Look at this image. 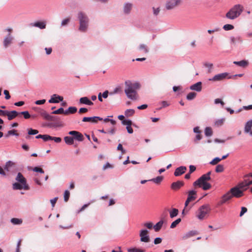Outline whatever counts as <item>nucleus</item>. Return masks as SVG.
Wrapping results in <instances>:
<instances>
[{"mask_svg":"<svg viewBox=\"0 0 252 252\" xmlns=\"http://www.w3.org/2000/svg\"><path fill=\"white\" fill-rule=\"evenodd\" d=\"M126 89L125 93L126 96L131 100H136L138 98L137 90L140 88V84L138 82L132 83L130 80H126L125 82Z\"/></svg>","mask_w":252,"mask_h":252,"instance_id":"1","label":"nucleus"},{"mask_svg":"<svg viewBox=\"0 0 252 252\" xmlns=\"http://www.w3.org/2000/svg\"><path fill=\"white\" fill-rule=\"evenodd\" d=\"M211 171L202 175L200 178L196 180L193 184L195 187L197 186L202 188L204 190H207L211 188V185L207 182L211 180Z\"/></svg>","mask_w":252,"mask_h":252,"instance_id":"2","label":"nucleus"},{"mask_svg":"<svg viewBox=\"0 0 252 252\" xmlns=\"http://www.w3.org/2000/svg\"><path fill=\"white\" fill-rule=\"evenodd\" d=\"M77 19L79 23V31L83 32H86L89 23V19L88 16L85 13L80 11L77 14Z\"/></svg>","mask_w":252,"mask_h":252,"instance_id":"3","label":"nucleus"},{"mask_svg":"<svg viewBox=\"0 0 252 252\" xmlns=\"http://www.w3.org/2000/svg\"><path fill=\"white\" fill-rule=\"evenodd\" d=\"M244 7L239 4H235L226 13L225 17L230 20L237 18L242 13Z\"/></svg>","mask_w":252,"mask_h":252,"instance_id":"4","label":"nucleus"},{"mask_svg":"<svg viewBox=\"0 0 252 252\" xmlns=\"http://www.w3.org/2000/svg\"><path fill=\"white\" fill-rule=\"evenodd\" d=\"M210 210V206L208 204L202 205L198 209V213L196 216L197 218L200 220H203Z\"/></svg>","mask_w":252,"mask_h":252,"instance_id":"5","label":"nucleus"},{"mask_svg":"<svg viewBox=\"0 0 252 252\" xmlns=\"http://www.w3.org/2000/svg\"><path fill=\"white\" fill-rule=\"evenodd\" d=\"M226 78L231 79L232 78V76L229 75V73L227 72H223L214 75L213 77L209 78V80L213 82L220 81Z\"/></svg>","mask_w":252,"mask_h":252,"instance_id":"6","label":"nucleus"},{"mask_svg":"<svg viewBox=\"0 0 252 252\" xmlns=\"http://www.w3.org/2000/svg\"><path fill=\"white\" fill-rule=\"evenodd\" d=\"M182 0H167L165 7L168 10H172L178 6L181 2Z\"/></svg>","mask_w":252,"mask_h":252,"instance_id":"7","label":"nucleus"},{"mask_svg":"<svg viewBox=\"0 0 252 252\" xmlns=\"http://www.w3.org/2000/svg\"><path fill=\"white\" fill-rule=\"evenodd\" d=\"M244 178V181L240 183L237 186L243 191L246 190L250 185H252V179L245 178V177Z\"/></svg>","mask_w":252,"mask_h":252,"instance_id":"8","label":"nucleus"},{"mask_svg":"<svg viewBox=\"0 0 252 252\" xmlns=\"http://www.w3.org/2000/svg\"><path fill=\"white\" fill-rule=\"evenodd\" d=\"M148 231L146 229H141L139 232L140 241L142 242L148 243L150 242V236L148 234Z\"/></svg>","mask_w":252,"mask_h":252,"instance_id":"9","label":"nucleus"},{"mask_svg":"<svg viewBox=\"0 0 252 252\" xmlns=\"http://www.w3.org/2000/svg\"><path fill=\"white\" fill-rule=\"evenodd\" d=\"M229 191L232 197L239 198L244 195L243 191L237 186L231 188Z\"/></svg>","mask_w":252,"mask_h":252,"instance_id":"10","label":"nucleus"},{"mask_svg":"<svg viewBox=\"0 0 252 252\" xmlns=\"http://www.w3.org/2000/svg\"><path fill=\"white\" fill-rule=\"evenodd\" d=\"M14 37L8 33L7 35L4 38L3 41V45L4 48H7L11 44H12Z\"/></svg>","mask_w":252,"mask_h":252,"instance_id":"11","label":"nucleus"},{"mask_svg":"<svg viewBox=\"0 0 252 252\" xmlns=\"http://www.w3.org/2000/svg\"><path fill=\"white\" fill-rule=\"evenodd\" d=\"M68 134L69 135H73V138L74 139L76 140H77L78 141H83V140H84V136L83 135V134L77 131H75V130H72V131H70L69 132H68Z\"/></svg>","mask_w":252,"mask_h":252,"instance_id":"12","label":"nucleus"},{"mask_svg":"<svg viewBox=\"0 0 252 252\" xmlns=\"http://www.w3.org/2000/svg\"><path fill=\"white\" fill-rule=\"evenodd\" d=\"M103 119L98 116H94L92 117H84L82 121L84 122H91L92 123L96 124L98 121H102Z\"/></svg>","mask_w":252,"mask_h":252,"instance_id":"13","label":"nucleus"},{"mask_svg":"<svg viewBox=\"0 0 252 252\" xmlns=\"http://www.w3.org/2000/svg\"><path fill=\"white\" fill-rule=\"evenodd\" d=\"M232 198L229 191L224 194L221 198V199L218 203L219 205H222L225 203L227 201L230 200Z\"/></svg>","mask_w":252,"mask_h":252,"instance_id":"14","label":"nucleus"},{"mask_svg":"<svg viewBox=\"0 0 252 252\" xmlns=\"http://www.w3.org/2000/svg\"><path fill=\"white\" fill-rule=\"evenodd\" d=\"M252 120H250L246 122L244 126V132L246 133L249 134L251 136H252Z\"/></svg>","mask_w":252,"mask_h":252,"instance_id":"15","label":"nucleus"},{"mask_svg":"<svg viewBox=\"0 0 252 252\" xmlns=\"http://www.w3.org/2000/svg\"><path fill=\"white\" fill-rule=\"evenodd\" d=\"M63 99V96H60L56 94H54L52 95L51 98L49 100L48 102L50 103H57L59 101H62Z\"/></svg>","mask_w":252,"mask_h":252,"instance_id":"16","label":"nucleus"},{"mask_svg":"<svg viewBox=\"0 0 252 252\" xmlns=\"http://www.w3.org/2000/svg\"><path fill=\"white\" fill-rule=\"evenodd\" d=\"M12 188L13 189L15 190H21L22 189H24L25 190L29 189V185H23V184L18 182L14 183V184H13Z\"/></svg>","mask_w":252,"mask_h":252,"instance_id":"17","label":"nucleus"},{"mask_svg":"<svg viewBox=\"0 0 252 252\" xmlns=\"http://www.w3.org/2000/svg\"><path fill=\"white\" fill-rule=\"evenodd\" d=\"M133 7V4L130 2H126L123 6V12L125 14H130Z\"/></svg>","mask_w":252,"mask_h":252,"instance_id":"18","label":"nucleus"},{"mask_svg":"<svg viewBox=\"0 0 252 252\" xmlns=\"http://www.w3.org/2000/svg\"><path fill=\"white\" fill-rule=\"evenodd\" d=\"M39 114L46 120L47 121H52L53 119V117L50 114H49L45 110L43 109L40 110L38 111Z\"/></svg>","mask_w":252,"mask_h":252,"instance_id":"19","label":"nucleus"},{"mask_svg":"<svg viewBox=\"0 0 252 252\" xmlns=\"http://www.w3.org/2000/svg\"><path fill=\"white\" fill-rule=\"evenodd\" d=\"M184 185V183L183 181H178L171 184V188L174 190H177L180 189Z\"/></svg>","mask_w":252,"mask_h":252,"instance_id":"20","label":"nucleus"},{"mask_svg":"<svg viewBox=\"0 0 252 252\" xmlns=\"http://www.w3.org/2000/svg\"><path fill=\"white\" fill-rule=\"evenodd\" d=\"M15 180L18 182V183H20L23 185H28L27 184V180L26 178L23 176L22 174L20 172H19L17 174V175L15 178Z\"/></svg>","mask_w":252,"mask_h":252,"instance_id":"21","label":"nucleus"},{"mask_svg":"<svg viewBox=\"0 0 252 252\" xmlns=\"http://www.w3.org/2000/svg\"><path fill=\"white\" fill-rule=\"evenodd\" d=\"M30 26L37 27L40 29H44L46 28V23L45 21H38L30 24Z\"/></svg>","mask_w":252,"mask_h":252,"instance_id":"22","label":"nucleus"},{"mask_svg":"<svg viewBox=\"0 0 252 252\" xmlns=\"http://www.w3.org/2000/svg\"><path fill=\"white\" fill-rule=\"evenodd\" d=\"M186 170L187 168L185 166H180L175 169L174 174L176 177L179 176L183 174Z\"/></svg>","mask_w":252,"mask_h":252,"instance_id":"23","label":"nucleus"},{"mask_svg":"<svg viewBox=\"0 0 252 252\" xmlns=\"http://www.w3.org/2000/svg\"><path fill=\"white\" fill-rule=\"evenodd\" d=\"M79 103L80 104L88 105L89 106H91L94 104L93 102L87 96L81 97L79 99Z\"/></svg>","mask_w":252,"mask_h":252,"instance_id":"24","label":"nucleus"},{"mask_svg":"<svg viewBox=\"0 0 252 252\" xmlns=\"http://www.w3.org/2000/svg\"><path fill=\"white\" fill-rule=\"evenodd\" d=\"M189 89L191 90L195 91L196 92H200L202 90V82H198L190 86Z\"/></svg>","mask_w":252,"mask_h":252,"instance_id":"25","label":"nucleus"},{"mask_svg":"<svg viewBox=\"0 0 252 252\" xmlns=\"http://www.w3.org/2000/svg\"><path fill=\"white\" fill-rule=\"evenodd\" d=\"M20 113L15 110L7 111L6 116L8 120L10 121L16 118Z\"/></svg>","mask_w":252,"mask_h":252,"instance_id":"26","label":"nucleus"},{"mask_svg":"<svg viewBox=\"0 0 252 252\" xmlns=\"http://www.w3.org/2000/svg\"><path fill=\"white\" fill-rule=\"evenodd\" d=\"M196 191L194 190H191L188 191V199L191 201L194 200L196 198Z\"/></svg>","mask_w":252,"mask_h":252,"instance_id":"27","label":"nucleus"},{"mask_svg":"<svg viewBox=\"0 0 252 252\" xmlns=\"http://www.w3.org/2000/svg\"><path fill=\"white\" fill-rule=\"evenodd\" d=\"M197 234L196 230H191L184 234L182 237L183 239L186 240Z\"/></svg>","mask_w":252,"mask_h":252,"instance_id":"28","label":"nucleus"},{"mask_svg":"<svg viewBox=\"0 0 252 252\" xmlns=\"http://www.w3.org/2000/svg\"><path fill=\"white\" fill-rule=\"evenodd\" d=\"M139 51L143 53L147 54L149 52V48L148 46L144 44H141L138 48Z\"/></svg>","mask_w":252,"mask_h":252,"instance_id":"29","label":"nucleus"},{"mask_svg":"<svg viewBox=\"0 0 252 252\" xmlns=\"http://www.w3.org/2000/svg\"><path fill=\"white\" fill-rule=\"evenodd\" d=\"M14 165H15V163L13 162H12L10 160H9L6 162L5 166L4 167V170L9 172L10 170L11 167L14 166Z\"/></svg>","mask_w":252,"mask_h":252,"instance_id":"30","label":"nucleus"},{"mask_svg":"<svg viewBox=\"0 0 252 252\" xmlns=\"http://www.w3.org/2000/svg\"><path fill=\"white\" fill-rule=\"evenodd\" d=\"M233 63L243 67L247 66L248 64V62L245 60H242L241 61H235L233 62Z\"/></svg>","mask_w":252,"mask_h":252,"instance_id":"31","label":"nucleus"},{"mask_svg":"<svg viewBox=\"0 0 252 252\" xmlns=\"http://www.w3.org/2000/svg\"><path fill=\"white\" fill-rule=\"evenodd\" d=\"M163 224V221L162 220H160L158 222H157L154 226V228L155 231H158L161 228L162 225Z\"/></svg>","mask_w":252,"mask_h":252,"instance_id":"32","label":"nucleus"},{"mask_svg":"<svg viewBox=\"0 0 252 252\" xmlns=\"http://www.w3.org/2000/svg\"><path fill=\"white\" fill-rule=\"evenodd\" d=\"M64 140L67 145H71L74 143V138L70 136H65Z\"/></svg>","mask_w":252,"mask_h":252,"instance_id":"33","label":"nucleus"},{"mask_svg":"<svg viewBox=\"0 0 252 252\" xmlns=\"http://www.w3.org/2000/svg\"><path fill=\"white\" fill-rule=\"evenodd\" d=\"M204 66L207 68V72L211 73L213 69V64L210 63H204Z\"/></svg>","mask_w":252,"mask_h":252,"instance_id":"34","label":"nucleus"},{"mask_svg":"<svg viewBox=\"0 0 252 252\" xmlns=\"http://www.w3.org/2000/svg\"><path fill=\"white\" fill-rule=\"evenodd\" d=\"M163 177L162 176H158L156 178H153L149 180V181H152L157 184H159L163 180Z\"/></svg>","mask_w":252,"mask_h":252,"instance_id":"35","label":"nucleus"},{"mask_svg":"<svg viewBox=\"0 0 252 252\" xmlns=\"http://www.w3.org/2000/svg\"><path fill=\"white\" fill-rule=\"evenodd\" d=\"M230 41H231V44H234L236 43V42H242V39L241 37L239 36H237V37L231 36L230 37Z\"/></svg>","mask_w":252,"mask_h":252,"instance_id":"36","label":"nucleus"},{"mask_svg":"<svg viewBox=\"0 0 252 252\" xmlns=\"http://www.w3.org/2000/svg\"><path fill=\"white\" fill-rule=\"evenodd\" d=\"M11 222L14 225H20L22 223V220L18 218H12L10 220Z\"/></svg>","mask_w":252,"mask_h":252,"instance_id":"37","label":"nucleus"},{"mask_svg":"<svg viewBox=\"0 0 252 252\" xmlns=\"http://www.w3.org/2000/svg\"><path fill=\"white\" fill-rule=\"evenodd\" d=\"M178 210L176 208H173L169 212L170 217L171 218H173L176 217L178 214Z\"/></svg>","mask_w":252,"mask_h":252,"instance_id":"38","label":"nucleus"},{"mask_svg":"<svg viewBox=\"0 0 252 252\" xmlns=\"http://www.w3.org/2000/svg\"><path fill=\"white\" fill-rule=\"evenodd\" d=\"M135 113V111L133 109H127L125 112V115L126 117H130L132 116Z\"/></svg>","mask_w":252,"mask_h":252,"instance_id":"39","label":"nucleus"},{"mask_svg":"<svg viewBox=\"0 0 252 252\" xmlns=\"http://www.w3.org/2000/svg\"><path fill=\"white\" fill-rule=\"evenodd\" d=\"M204 132L206 136H211L213 134L212 128L210 127H206L205 129Z\"/></svg>","mask_w":252,"mask_h":252,"instance_id":"40","label":"nucleus"},{"mask_svg":"<svg viewBox=\"0 0 252 252\" xmlns=\"http://www.w3.org/2000/svg\"><path fill=\"white\" fill-rule=\"evenodd\" d=\"M196 95V94L194 92H190L187 95V99L189 100L193 99Z\"/></svg>","mask_w":252,"mask_h":252,"instance_id":"41","label":"nucleus"},{"mask_svg":"<svg viewBox=\"0 0 252 252\" xmlns=\"http://www.w3.org/2000/svg\"><path fill=\"white\" fill-rule=\"evenodd\" d=\"M127 251L128 252H145L144 250L137 249L136 248H128Z\"/></svg>","mask_w":252,"mask_h":252,"instance_id":"42","label":"nucleus"},{"mask_svg":"<svg viewBox=\"0 0 252 252\" xmlns=\"http://www.w3.org/2000/svg\"><path fill=\"white\" fill-rule=\"evenodd\" d=\"M122 92V88L120 86H118L116 87L113 92H111L110 93V94H119Z\"/></svg>","mask_w":252,"mask_h":252,"instance_id":"43","label":"nucleus"},{"mask_svg":"<svg viewBox=\"0 0 252 252\" xmlns=\"http://www.w3.org/2000/svg\"><path fill=\"white\" fill-rule=\"evenodd\" d=\"M224 170V166L221 164H218L215 169V171L217 173H220L223 172Z\"/></svg>","mask_w":252,"mask_h":252,"instance_id":"44","label":"nucleus"},{"mask_svg":"<svg viewBox=\"0 0 252 252\" xmlns=\"http://www.w3.org/2000/svg\"><path fill=\"white\" fill-rule=\"evenodd\" d=\"M181 221V219L180 218H179L178 219H177L176 220H175V221H174L173 222H172L171 225H170V228H174L175 227H176V226Z\"/></svg>","mask_w":252,"mask_h":252,"instance_id":"45","label":"nucleus"},{"mask_svg":"<svg viewBox=\"0 0 252 252\" xmlns=\"http://www.w3.org/2000/svg\"><path fill=\"white\" fill-rule=\"evenodd\" d=\"M234 28V27L232 25L225 24L223 26V29L225 31L232 30Z\"/></svg>","mask_w":252,"mask_h":252,"instance_id":"46","label":"nucleus"},{"mask_svg":"<svg viewBox=\"0 0 252 252\" xmlns=\"http://www.w3.org/2000/svg\"><path fill=\"white\" fill-rule=\"evenodd\" d=\"M28 133L29 135H35L38 133V131L36 129H34L32 128H28Z\"/></svg>","mask_w":252,"mask_h":252,"instance_id":"47","label":"nucleus"},{"mask_svg":"<svg viewBox=\"0 0 252 252\" xmlns=\"http://www.w3.org/2000/svg\"><path fill=\"white\" fill-rule=\"evenodd\" d=\"M221 160V159H220V158L216 157L210 162V164L212 165H216Z\"/></svg>","mask_w":252,"mask_h":252,"instance_id":"48","label":"nucleus"},{"mask_svg":"<svg viewBox=\"0 0 252 252\" xmlns=\"http://www.w3.org/2000/svg\"><path fill=\"white\" fill-rule=\"evenodd\" d=\"M70 196V192L68 190H65L64 192V200L65 202H67Z\"/></svg>","mask_w":252,"mask_h":252,"instance_id":"49","label":"nucleus"},{"mask_svg":"<svg viewBox=\"0 0 252 252\" xmlns=\"http://www.w3.org/2000/svg\"><path fill=\"white\" fill-rule=\"evenodd\" d=\"M63 113H64V109L62 107H61L59 109L55 110V111H54L52 112V114H63Z\"/></svg>","mask_w":252,"mask_h":252,"instance_id":"50","label":"nucleus"},{"mask_svg":"<svg viewBox=\"0 0 252 252\" xmlns=\"http://www.w3.org/2000/svg\"><path fill=\"white\" fill-rule=\"evenodd\" d=\"M20 114L23 115L24 116V117L26 119H29L31 117V115L28 111H22L20 113H19Z\"/></svg>","mask_w":252,"mask_h":252,"instance_id":"51","label":"nucleus"},{"mask_svg":"<svg viewBox=\"0 0 252 252\" xmlns=\"http://www.w3.org/2000/svg\"><path fill=\"white\" fill-rule=\"evenodd\" d=\"M122 123L124 125H126V126H129L132 125V121L130 120L126 119L122 121Z\"/></svg>","mask_w":252,"mask_h":252,"instance_id":"52","label":"nucleus"},{"mask_svg":"<svg viewBox=\"0 0 252 252\" xmlns=\"http://www.w3.org/2000/svg\"><path fill=\"white\" fill-rule=\"evenodd\" d=\"M10 135H15V136H19V133L16 132V130L15 129H12L11 130H9L7 132V136Z\"/></svg>","mask_w":252,"mask_h":252,"instance_id":"53","label":"nucleus"},{"mask_svg":"<svg viewBox=\"0 0 252 252\" xmlns=\"http://www.w3.org/2000/svg\"><path fill=\"white\" fill-rule=\"evenodd\" d=\"M225 120L224 118H221L220 119H218L215 122V125L217 126H221L223 124L224 121Z\"/></svg>","mask_w":252,"mask_h":252,"instance_id":"54","label":"nucleus"},{"mask_svg":"<svg viewBox=\"0 0 252 252\" xmlns=\"http://www.w3.org/2000/svg\"><path fill=\"white\" fill-rule=\"evenodd\" d=\"M42 139L45 142L48 140H51L52 136L48 134H43L42 136Z\"/></svg>","mask_w":252,"mask_h":252,"instance_id":"55","label":"nucleus"},{"mask_svg":"<svg viewBox=\"0 0 252 252\" xmlns=\"http://www.w3.org/2000/svg\"><path fill=\"white\" fill-rule=\"evenodd\" d=\"M70 21V18H66L63 19L61 22V26L63 27L67 25Z\"/></svg>","mask_w":252,"mask_h":252,"instance_id":"56","label":"nucleus"},{"mask_svg":"<svg viewBox=\"0 0 252 252\" xmlns=\"http://www.w3.org/2000/svg\"><path fill=\"white\" fill-rule=\"evenodd\" d=\"M32 170L34 172H39L40 173H42L43 174L44 173V170L40 168V167H34L33 169H32Z\"/></svg>","mask_w":252,"mask_h":252,"instance_id":"57","label":"nucleus"},{"mask_svg":"<svg viewBox=\"0 0 252 252\" xmlns=\"http://www.w3.org/2000/svg\"><path fill=\"white\" fill-rule=\"evenodd\" d=\"M68 110H69L70 114H74L77 112V109L75 107L70 106L68 108Z\"/></svg>","mask_w":252,"mask_h":252,"instance_id":"58","label":"nucleus"},{"mask_svg":"<svg viewBox=\"0 0 252 252\" xmlns=\"http://www.w3.org/2000/svg\"><path fill=\"white\" fill-rule=\"evenodd\" d=\"M202 139V135L201 134H197L195 136V137L194 139V142L195 143H197L199 141H200Z\"/></svg>","mask_w":252,"mask_h":252,"instance_id":"59","label":"nucleus"},{"mask_svg":"<svg viewBox=\"0 0 252 252\" xmlns=\"http://www.w3.org/2000/svg\"><path fill=\"white\" fill-rule=\"evenodd\" d=\"M153 14L155 16H157L159 14V11H160V9L159 7H158V8L153 7Z\"/></svg>","mask_w":252,"mask_h":252,"instance_id":"60","label":"nucleus"},{"mask_svg":"<svg viewBox=\"0 0 252 252\" xmlns=\"http://www.w3.org/2000/svg\"><path fill=\"white\" fill-rule=\"evenodd\" d=\"M214 102L216 104L220 103L222 106H223V105H224V103L220 98L215 99L214 100Z\"/></svg>","mask_w":252,"mask_h":252,"instance_id":"61","label":"nucleus"},{"mask_svg":"<svg viewBox=\"0 0 252 252\" xmlns=\"http://www.w3.org/2000/svg\"><path fill=\"white\" fill-rule=\"evenodd\" d=\"M143 225L148 229H151L153 227V223L151 222L145 223Z\"/></svg>","mask_w":252,"mask_h":252,"instance_id":"62","label":"nucleus"},{"mask_svg":"<svg viewBox=\"0 0 252 252\" xmlns=\"http://www.w3.org/2000/svg\"><path fill=\"white\" fill-rule=\"evenodd\" d=\"M117 150L119 151H121L122 154L125 153L126 151L123 149L122 145L121 144H119L117 147Z\"/></svg>","mask_w":252,"mask_h":252,"instance_id":"63","label":"nucleus"},{"mask_svg":"<svg viewBox=\"0 0 252 252\" xmlns=\"http://www.w3.org/2000/svg\"><path fill=\"white\" fill-rule=\"evenodd\" d=\"M162 242V239L160 237H157L155 239L154 243L155 245L159 244Z\"/></svg>","mask_w":252,"mask_h":252,"instance_id":"64","label":"nucleus"}]
</instances>
